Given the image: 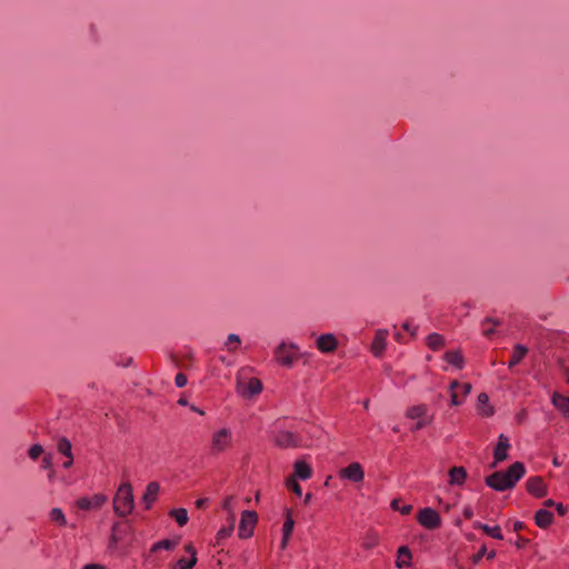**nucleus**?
<instances>
[{
	"mask_svg": "<svg viewBox=\"0 0 569 569\" xmlns=\"http://www.w3.org/2000/svg\"><path fill=\"white\" fill-rule=\"evenodd\" d=\"M473 528L482 530L487 536H489L493 539H498V540L503 539V535H502L501 528L499 526L490 527V526L481 523V522H475Z\"/></svg>",
	"mask_w": 569,
	"mask_h": 569,
	"instance_id": "nucleus-25",
	"label": "nucleus"
},
{
	"mask_svg": "<svg viewBox=\"0 0 569 569\" xmlns=\"http://www.w3.org/2000/svg\"><path fill=\"white\" fill-rule=\"evenodd\" d=\"M478 411L483 417H491L495 413L493 407L489 405V397L485 392L478 396Z\"/></svg>",
	"mask_w": 569,
	"mask_h": 569,
	"instance_id": "nucleus-22",
	"label": "nucleus"
},
{
	"mask_svg": "<svg viewBox=\"0 0 569 569\" xmlns=\"http://www.w3.org/2000/svg\"><path fill=\"white\" fill-rule=\"evenodd\" d=\"M133 493L130 483H122L113 498V509L119 517H126L133 510Z\"/></svg>",
	"mask_w": 569,
	"mask_h": 569,
	"instance_id": "nucleus-2",
	"label": "nucleus"
},
{
	"mask_svg": "<svg viewBox=\"0 0 569 569\" xmlns=\"http://www.w3.org/2000/svg\"><path fill=\"white\" fill-rule=\"evenodd\" d=\"M67 458H68V460L63 463V467L64 468H70L72 466V463H73V456L67 457Z\"/></svg>",
	"mask_w": 569,
	"mask_h": 569,
	"instance_id": "nucleus-50",
	"label": "nucleus"
},
{
	"mask_svg": "<svg viewBox=\"0 0 569 569\" xmlns=\"http://www.w3.org/2000/svg\"><path fill=\"white\" fill-rule=\"evenodd\" d=\"M528 349L522 345H516L512 350V355L510 357V360L508 362V367L512 368L517 365H519L523 358L527 356Z\"/></svg>",
	"mask_w": 569,
	"mask_h": 569,
	"instance_id": "nucleus-23",
	"label": "nucleus"
},
{
	"mask_svg": "<svg viewBox=\"0 0 569 569\" xmlns=\"http://www.w3.org/2000/svg\"><path fill=\"white\" fill-rule=\"evenodd\" d=\"M526 490L536 498H543L548 490L545 480L540 476H533L527 479Z\"/></svg>",
	"mask_w": 569,
	"mask_h": 569,
	"instance_id": "nucleus-10",
	"label": "nucleus"
},
{
	"mask_svg": "<svg viewBox=\"0 0 569 569\" xmlns=\"http://www.w3.org/2000/svg\"><path fill=\"white\" fill-rule=\"evenodd\" d=\"M160 492V485L156 481H151L148 483L146 488V492L143 495V502L146 505V509H150L152 503L158 499V495Z\"/></svg>",
	"mask_w": 569,
	"mask_h": 569,
	"instance_id": "nucleus-16",
	"label": "nucleus"
},
{
	"mask_svg": "<svg viewBox=\"0 0 569 569\" xmlns=\"http://www.w3.org/2000/svg\"><path fill=\"white\" fill-rule=\"evenodd\" d=\"M286 487L288 490L295 492L299 497L302 495V488L293 476H290L286 480Z\"/></svg>",
	"mask_w": 569,
	"mask_h": 569,
	"instance_id": "nucleus-37",
	"label": "nucleus"
},
{
	"mask_svg": "<svg viewBox=\"0 0 569 569\" xmlns=\"http://www.w3.org/2000/svg\"><path fill=\"white\" fill-rule=\"evenodd\" d=\"M487 556V559L488 560H492L496 558V551L495 550H491L490 552H487V548L486 546H482L479 551L475 555H472L471 557V561L473 565H477L480 562V560Z\"/></svg>",
	"mask_w": 569,
	"mask_h": 569,
	"instance_id": "nucleus-32",
	"label": "nucleus"
},
{
	"mask_svg": "<svg viewBox=\"0 0 569 569\" xmlns=\"http://www.w3.org/2000/svg\"><path fill=\"white\" fill-rule=\"evenodd\" d=\"M553 522V513L546 509H539L535 513V523L541 528L546 529Z\"/></svg>",
	"mask_w": 569,
	"mask_h": 569,
	"instance_id": "nucleus-17",
	"label": "nucleus"
},
{
	"mask_svg": "<svg viewBox=\"0 0 569 569\" xmlns=\"http://www.w3.org/2000/svg\"><path fill=\"white\" fill-rule=\"evenodd\" d=\"M178 546L177 540L163 539L152 545L150 551L156 552L158 550H173Z\"/></svg>",
	"mask_w": 569,
	"mask_h": 569,
	"instance_id": "nucleus-30",
	"label": "nucleus"
},
{
	"mask_svg": "<svg viewBox=\"0 0 569 569\" xmlns=\"http://www.w3.org/2000/svg\"><path fill=\"white\" fill-rule=\"evenodd\" d=\"M169 516L173 518L180 527L188 522V512L183 508L172 509L169 512Z\"/></svg>",
	"mask_w": 569,
	"mask_h": 569,
	"instance_id": "nucleus-31",
	"label": "nucleus"
},
{
	"mask_svg": "<svg viewBox=\"0 0 569 569\" xmlns=\"http://www.w3.org/2000/svg\"><path fill=\"white\" fill-rule=\"evenodd\" d=\"M273 442L279 448H297L302 445V438L299 432L279 430L273 436Z\"/></svg>",
	"mask_w": 569,
	"mask_h": 569,
	"instance_id": "nucleus-4",
	"label": "nucleus"
},
{
	"mask_svg": "<svg viewBox=\"0 0 569 569\" xmlns=\"http://www.w3.org/2000/svg\"><path fill=\"white\" fill-rule=\"evenodd\" d=\"M316 345L322 353H331L337 350L338 340L332 333H325L317 339Z\"/></svg>",
	"mask_w": 569,
	"mask_h": 569,
	"instance_id": "nucleus-13",
	"label": "nucleus"
},
{
	"mask_svg": "<svg viewBox=\"0 0 569 569\" xmlns=\"http://www.w3.org/2000/svg\"><path fill=\"white\" fill-rule=\"evenodd\" d=\"M428 412V407L427 405H417V406H412L410 408H408L407 412H406V416L407 418L409 419H412V420H416V419H420V420H426L425 417Z\"/></svg>",
	"mask_w": 569,
	"mask_h": 569,
	"instance_id": "nucleus-26",
	"label": "nucleus"
},
{
	"mask_svg": "<svg viewBox=\"0 0 569 569\" xmlns=\"http://www.w3.org/2000/svg\"><path fill=\"white\" fill-rule=\"evenodd\" d=\"M233 522H234V516H232L231 523L228 527L221 528L216 536L217 543H220L221 540L228 538L231 536L233 531Z\"/></svg>",
	"mask_w": 569,
	"mask_h": 569,
	"instance_id": "nucleus-36",
	"label": "nucleus"
},
{
	"mask_svg": "<svg viewBox=\"0 0 569 569\" xmlns=\"http://www.w3.org/2000/svg\"><path fill=\"white\" fill-rule=\"evenodd\" d=\"M187 382H188V379L184 373H182V372L177 373V376L174 378V383L177 387L182 388L187 385Z\"/></svg>",
	"mask_w": 569,
	"mask_h": 569,
	"instance_id": "nucleus-42",
	"label": "nucleus"
},
{
	"mask_svg": "<svg viewBox=\"0 0 569 569\" xmlns=\"http://www.w3.org/2000/svg\"><path fill=\"white\" fill-rule=\"evenodd\" d=\"M339 476L342 479H347L357 483L365 479V471L359 462H351L339 471Z\"/></svg>",
	"mask_w": 569,
	"mask_h": 569,
	"instance_id": "nucleus-9",
	"label": "nucleus"
},
{
	"mask_svg": "<svg viewBox=\"0 0 569 569\" xmlns=\"http://www.w3.org/2000/svg\"><path fill=\"white\" fill-rule=\"evenodd\" d=\"M288 541H289V538H286V536L282 535L281 549H286Z\"/></svg>",
	"mask_w": 569,
	"mask_h": 569,
	"instance_id": "nucleus-53",
	"label": "nucleus"
},
{
	"mask_svg": "<svg viewBox=\"0 0 569 569\" xmlns=\"http://www.w3.org/2000/svg\"><path fill=\"white\" fill-rule=\"evenodd\" d=\"M543 505H545L546 507H553V506L556 507V502H555L552 499H547V500L543 502Z\"/></svg>",
	"mask_w": 569,
	"mask_h": 569,
	"instance_id": "nucleus-54",
	"label": "nucleus"
},
{
	"mask_svg": "<svg viewBox=\"0 0 569 569\" xmlns=\"http://www.w3.org/2000/svg\"><path fill=\"white\" fill-rule=\"evenodd\" d=\"M107 501V497L104 495H94L92 498H80L77 500V507L81 510H90V509H99Z\"/></svg>",
	"mask_w": 569,
	"mask_h": 569,
	"instance_id": "nucleus-14",
	"label": "nucleus"
},
{
	"mask_svg": "<svg viewBox=\"0 0 569 569\" xmlns=\"http://www.w3.org/2000/svg\"><path fill=\"white\" fill-rule=\"evenodd\" d=\"M43 453V448L41 445H32L28 451L29 457L32 460H37Z\"/></svg>",
	"mask_w": 569,
	"mask_h": 569,
	"instance_id": "nucleus-41",
	"label": "nucleus"
},
{
	"mask_svg": "<svg viewBox=\"0 0 569 569\" xmlns=\"http://www.w3.org/2000/svg\"><path fill=\"white\" fill-rule=\"evenodd\" d=\"M50 519L51 521L58 523L59 526L64 527L67 525L64 513L60 508H53L50 511Z\"/></svg>",
	"mask_w": 569,
	"mask_h": 569,
	"instance_id": "nucleus-35",
	"label": "nucleus"
},
{
	"mask_svg": "<svg viewBox=\"0 0 569 569\" xmlns=\"http://www.w3.org/2000/svg\"><path fill=\"white\" fill-rule=\"evenodd\" d=\"M525 528H526V525L522 521H515L513 522V528L512 529H513L515 532H520Z\"/></svg>",
	"mask_w": 569,
	"mask_h": 569,
	"instance_id": "nucleus-45",
	"label": "nucleus"
},
{
	"mask_svg": "<svg viewBox=\"0 0 569 569\" xmlns=\"http://www.w3.org/2000/svg\"><path fill=\"white\" fill-rule=\"evenodd\" d=\"M385 348H386V333L379 331L376 333V336L373 338V341L371 345V350L375 356H380L383 352Z\"/></svg>",
	"mask_w": 569,
	"mask_h": 569,
	"instance_id": "nucleus-29",
	"label": "nucleus"
},
{
	"mask_svg": "<svg viewBox=\"0 0 569 569\" xmlns=\"http://www.w3.org/2000/svg\"><path fill=\"white\" fill-rule=\"evenodd\" d=\"M233 498L231 496L224 498L223 500V503H222V507L224 510H230L231 509V502H232Z\"/></svg>",
	"mask_w": 569,
	"mask_h": 569,
	"instance_id": "nucleus-46",
	"label": "nucleus"
},
{
	"mask_svg": "<svg viewBox=\"0 0 569 569\" xmlns=\"http://www.w3.org/2000/svg\"><path fill=\"white\" fill-rule=\"evenodd\" d=\"M380 543V536L377 531L369 529L362 537L361 547L365 550H371Z\"/></svg>",
	"mask_w": 569,
	"mask_h": 569,
	"instance_id": "nucleus-20",
	"label": "nucleus"
},
{
	"mask_svg": "<svg viewBox=\"0 0 569 569\" xmlns=\"http://www.w3.org/2000/svg\"><path fill=\"white\" fill-rule=\"evenodd\" d=\"M391 508L393 510L399 511L401 515H409L411 512V510H412V506L411 505L400 506V500L399 499H393L391 501Z\"/></svg>",
	"mask_w": 569,
	"mask_h": 569,
	"instance_id": "nucleus-40",
	"label": "nucleus"
},
{
	"mask_svg": "<svg viewBox=\"0 0 569 569\" xmlns=\"http://www.w3.org/2000/svg\"><path fill=\"white\" fill-rule=\"evenodd\" d=\"M552 403L556 408L561 410L567 418H569V397L555 392L552 395Z\"/></svg>",
	"mask_w": 569,
	"mask_h": 569,
	"instance_id": "nucleus-27",
	"label": "nucleus"
},
{
	"mask_svg": "<svg viewBox=\"0 0 569 569\" xmlns=\"http://www.w3.org/2000/svg\"><path fill=\"white\" fill-rule=\"evenodd\" d=\"M430 421L429 420H420L416 423V426L412 428V430H420L422 428H425L427 425H429Z\"/></svg>",
	"mask_w": 569,
	"mask_h": 569,
	"instance_id": "nucleus-44",
	"label": "nucleus"
},
{
	"mask_svg": "<svg viewBox=\"0 0 569 569\" xmlns=\"http://www.w3.org/2000/svg\"><path fill=\"white\" fill-rule=\"evenodd\" d=\"M412 555L407 546H401L397 551L396 566L399 569L409 567L411 565Z\"/></svg>",
	"mask_w": 569,
	"mask_h": 569,
	"instance_id": "nucleus-19",
	"label": "nucleus"
},
{
	"mask_svg": "<svg viewBox=\"0 0 569 569\" xmlns=\"http://www.w3.org/2000/svg\"><path fill=\"white\" fill-rule=\"evenodd\" d=\"M186 552L190 553V559L181 558L178 560L179 569H192L197 563V551L192 543L184 546Z\"/></svg>",
	"mask_w": 569,
	"mask_h": 569,
	"instance_id": "nucleus-18",
	"label": "nucleus"
},
{
	"mask_svg": "<svg viewBox=\"0 0 569 569\" xmlns=\"http://www.w3.org/2000/svg\"><path fill=\"white\" fill-rule=\"evenodd\" d=\"M178 403L181 405V406H186L187 405V400L181 398V399H179Z\"/></svg>",
	"mask_w": 569,
	"mask_h": 569,
	"instance_id": "nucleus-57",
	"label": "nucleus"
},
{
	"mask_svg": "<svg viewBox=\"0 0 569 569\" xmlns=\"http://www.w3.org/2000/svg\"><path fill=\"white\" fill-rule=\"evenodd\" d=\"M528 542H529V540H528V539L522 538V537H519V539H518V541H517L516 546H517L518 548H522V547H523L525 545H527Z\"/></svg>",
	"mask_w": 569,
	"mask_h": 569,
	"instance_id": "nucleus-48",
	"label": "nucleus"
},
{
	"mask_svg": "<svg viewBox=\"0 0 569 569\" xmlns=\"http://www.w3.org/2000/svg\"><path fill=\"white\" fill-rule=\"evenodd\" d=\"M418 522L428 530H435L441 526L440 515L432 508H423L417 515Z\"/></svg>",
	"mask_w": 569,
	"mask_h": 569,
	"instance_id": "nucleus-7",
	"label": "nucleus"
},
{
	"mask_svg": "<svg viewBox=\"0 0 569 569\" xmlns=\"http://www.w3.org/2000/svg\"><path fill=\"white\" fill-rule=\"evenodd\" d=\"M509 439L505 435H500L498 443L493 451L495 462L499 463L507 459L509 449Z\"/></svg>",
	"mask_w": 569,
	"mask_h": 569,
	"instance_id": "nucleus-15",
	"label": "nucleus"
},
{
	"mask_svg": "<svg viewBox=\"0 0 569 569\" xmlns=\"http://www.w3.org/2000/svg\"><path fill=\"white\" fill-rule=\"evenodd\" d=\"M237 389L241 396L246 398H251L256 395H259L262 391V382L260 379L251 377L246 382L239 380Z\"/></svg>",
	"mask_w": 569,
	"mask_h": 569,
	"instance_id": "nucleus-8",
	"label": "nucleus"
},
{
	"mask_svg": "<svg viewBox=\"0 0 569 569\" xmlns=\"http://www.w3.org/2000/svg\"><path fill=\"white\" fill-rule=\"evenodd\" d=\"M206 502H207L206 499H198L196 501V506H197V508H202L206 505Z\"/></svg>",
	"mask_w": 569,
	"mask_h": 569,
	"instance_id": "nucleus-52",
	"label": "nucleus"
},
{
	"mask_svg": "<svg viewBox=\"0 0 569 569\" xmlns=\"http://www.w3.org/2000/svg\"><path fill=\"white\" fill-rule=\"evenodd\" d=\"M499 325H500L499 320H496V319L489 318V317L486 318L482 321V333H483V336L490 337L495 332V327L499 326Z\"/></svg>",
	"mask_w": 569,
	"mask_h": 569,
	"instance_id": "nucleus-33",
	"label": "nucleus"
},
{
	"mask_svg": "<svg viewBox=\"0 0 569 569\" xmlns=\"http://www.w3.org/2000/svg\"><path fill=\"white\" fill-rule=\"evenodd\" d=\"M51 467V456H44L42 459V468L47 469Z\"/></svg>",
	"mask_w": 569,
	"mask_h": 569,
	"instance_id": "nucleus-47",
	"label": "nucleus"
},
{
	"mask_svg": "<svg viewBox=\"0 0 569 569\" xmlns=\"http://www.w3.org/2000/svg\"><path fill=\"white\" fill-rule=\"evenodd\" d=\"M470 391L471 385L469 382L461 383L458 380H452L449 385L450 405L455 407L461 406Z\"/></svg>",
	"mask_w": 569,
	"mask_h": 569,
	"instance_id": "nucleus-5",
	"label": "nucleus"
},
{
	"mask_svg": "<svg viewBox=\"0 0 569 569\" xmlns=\"http://www.w3.org/2000/svg\"><path fill=\"white\" fill-rule=\"evenodd\" d=\"M463 516L466 519H471L473 517V511L471 510V508H465Z\"/></svg>",
	"mask_w": 569,
	"mask_h": 569,
	"instance_id": "nucleus-49",
	"label": "nucleus"
},
{
	"mask_svg": "<svg viewBox=\"0 0 569 569\" xmlns=\"http://www.w3.org/2000/svg\"><path fill=\"white\" fill-rule=\"evenodd\" d=\"M258 522V515L256 511L246 510L241 515V520L238 529V536L241 539H248L253 535L254 527Z\"/></svg>",
	"mask_w": 569,
	"mask_h": 569,
	"instance_id": "nucleus-6",
	"label": "nucleus"
},
{
	"mask_svg": "<svg viewBox=\"0 0 569 569\" xmlns=\"http://www.w3.org/2000/svg\"><path fill=\"white\" fill-rule=\"evenodd\" d=\"M467 478H468L467 469L462 466H453L448 470L449 486L461 487L465 485Z\"/></svg>",
	"mask_w": 569,
	"mask_h": 569,
	"instance_id": "nucleus-12",
	"label": "nucleus"
},
{
	"mask_svg": "<svg viewBox=\"0 0 569 569\" xmlns=\"http://www.w3.org/2000/svg\"><path fill=\"white\" fill-rule=\"evenodd\" d=\"M240 343H241V340H240L239 336L231 333L228 336L226 346L229 351L234 352L238 349Z\"/></svg>",
	"mask_w": 569,
	"mask_h": 569,
	"instance_id": "nucleus-39",
	"label": "nucleus"
},
{
	"mask_svg": "<svg viewBox=\"0 0 569 569\" xmlns=\"http://www.w3.org/2000/svg\"><path fill=\"white\" fill-rule=\"evenodd\" d=\"M426 343L429 349L438 351L445 347V338L443 336L433 332L427 337Z\"/></svg>",
	"mask_w": 569,
	"mask_h": 569,
	"instance_id": "nucleus-28",
	"label": "nucleus"
},
{
	"mask_svg": "<svg viewBox=\"0 0 569 569\" xmlns=\"http://www.w3.org/2000/svg\"><path fill=\"white\" fill-rule=\"evenodd\" d=\"M57 448L61 455L66 457L72 456L71 442L67 438L62 437L61 439H59Z\"/></svg>",
	"mask_w": 569,
	"mask_h": 569,
	"instance_id": "nucleus-34",
	"label": "nucleus"
},
{
	"mask_svg": "<svg viewBox=\"0 0 569 569\" xmlns=\"http://www.w3.org/2000/svg\"><path fill=\"white\" fill-rule=\"evenodd\" d=\"M232 446V433L228 428H221L211 436L208 450L211 457H218Z\"/></svg>",
	"mask_w": 569,
	"mask_h": 569,
	"instance_id": "nucleus-3",
	"label": "nucleus"
},
{
	"mask_svg": "<svg viewBox=\"0 0 569 569\" xmlns=\"http://www.w3.org/2000/svg\"><path fill=\"white\" fill-rule=\"evenodd\" d=\"M525 473V465L520 461H516L509 466L506 471H496L487 476L485 482L488 487L497 491H506L512 489Z\"/></svg>",
	"mask_w": 569,
	"mask_h": 569,
	"instance_id": "nucleus-1",
	"label": "nucleus"
},
{
	"mask_svg": "<svg viewBox=\"0 0 569 569\" xmlns=\"http://www.w3.org/2000/svg\"><path fill=\"white\" fill-rule=\"evenodd\" d=\"M556 510L559 516L563 517L567 513L568 508L562 503H556Z\"/></svg>",
	"mask_w": 569,
	"mask_h": 569,
	"instance_id": "nucleus-43",
	"label": "nucleus"
},
{
	"mask_svg": "<svg viewBox=\"0 0 569 569\" xmlns=\"http://www.w3.org/2000/svg\"><path fill=\"white\" fill-rule=\"evenodd\" d=\"M295 521L290 515V512L287 513L283 527H282V535L286 536V538H290L292 535Z\"/></svg>",
	"mask_w": 569,
	"mask_h": 569,
	"instance_id": "nucleus-38",
	"label": "nucleus"
},
{
	"mask_svg": "<svg viewBox=\"0 0 569 569\" xmlns=\"http://www.w3.org/2000/svg\"><path fill=\"white\" fill-rule=\"evenodd\" d=\"M82 569H103L100 565H86Z\"/></svg>",
	"mask_w": 569,
	"mask_h": 569,
	"instance_id": "nucleus-51",
	"label": "nucleus"
},
{
	"mask_svg": "<svg viewBox=\"0 0 569 569\" xmlns=\"http://www.w3.org/2000/svg\"><path fill=\"white\" fill-rule=\"evenodd\" d=\"M276 358L279 363L284 367H290L297 360L296 351L292 346L288 347L284 343L276 350Z\"/></svg>",
	"mask_w": 569,
	"mask_h": 569,
	"instance_id": "nucleus-11",
	"label": "nucleus"
},
{
	"mask_svg": "<svg viewBox=\"0 0 569 569\" xmlns=\"http://www.w3.org/2000/svg\"><path fill=\"white\" fill-rule=\"evenodd\" d=\"M191 410H192V411H194V412H198V413H200V415H203V413H204L202 410L198 409V408H197V407H194V406H192V407H191Z\"/></svg>",
	"mask_w": 569,
	"mask_h": 569,
	"instance_id": "nucleus-55",
	"label": "nucleus"
},
{
	"mask_svg": "<svg viewBox=\"0 0 569 569\" xmlns=\"http://www.w3.org/2000/svg\"><path fill=\"white\" fill-rule=\"evenodd\" d=\"M293 467H295V472L292 476L296 479L300 478L302 480H307L312 476V469L306 461L298 460L295 462Z\"/></svg>",
	"mask_w": 569,
	"mask_h": 569,
	"instance_id": "nucleus-21",
	"label": "nucleus"
},
{
	"mask_svg": "<svg viewBox=\"0 0 569 569\" xmlns=\"http://www.w3.org/2000/svg\"><path fill=\"white\" fill-rule=\"evenodd\" d=\"M310 499H311V493H307L305 497V503L306 505L309 503Z\"/></svg>",
	"mask_w": 569,
	"mask_h": 569,
	"instance_id": "nucleus-56",
	"label": "nucleus"
},
{
	"mask_svg": "<svg viewBox=\"0 0 569 569\" xmlns=\"http://www.w3.org/2000/svg\"><path fill=\"white\" fill-rule=\"evenodd\" d=\"M443 359L455 366L456 368L458 369H462L463 365H465V358L461 353L460 350H450V351H447L445 355H443Z\"/></svg>",
	"mask_w": 569,
	"mask_h": 569,
	"instance_id": "nucleus-24",
	"label": "nucleus"
}]
</instances>
